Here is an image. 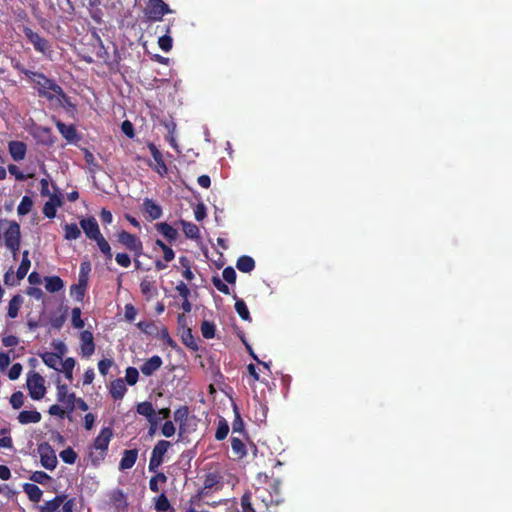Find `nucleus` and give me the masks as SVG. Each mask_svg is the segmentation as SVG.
I'll use <instances>...</instances> for the list:
<instances>
[{"label": "nucleus", "mask_w": 512, "mask_h": 512, "mask_svg": "<svg viewBox=\"0 0 512 512\" xmlns=\"http://www.w3.org/2000/svg\"><path fill=\"white\" fill-rule=\"evenodd\" d=\"M76 365V361L74 358L72 357H68L66 358L64 361L62 360V364L60 365V368L66 379L69 380V381H72L73 379V369Z\"/></svg>", "instance_id": "nucleus-41"}, {"label": "nucleus", "mask_w": 512, "mask_h": 512, "mask_svg": "<svg viewBox=\"0 0 512 512\" xmlns=\"http://www.w3.org/2000/svg\"><path fill=\"white\" fill-rule=\"evenodd\" d=\"M236 267L243 273H250L255 268V261L252 257L243 255L238 258Z\"/></svg>", "instance_id": "nucleus-33"}, {"label": "nucleus", "mask_w": 512, "mask_h": 512, "mask_svg": "<svg viewBox=\"0 0 512 512\" xmlns=\"http://www.w3.org/2000/svg\"><path fill=\"white\" fill-rule=\"evenodd\" d=\"M23 298L20 295H15L9 302L8 305V316L15 318L18 315L19 309L22 306Z\"/></svg>", "instance_id": "nucleus-42"}, {"label": "nucleus", "mask_w": 512, "mask_h": 512, "mask_svg": "<svg viewBox=\"0 0 512 512\" xmlns=\"http://www.w3.org/2000/svg\"><path fill=\"white\" fill-rule=\"evenodd\" d=\"M80 227L83 229L86 237L90 240L96 239L99 235H101V231L97 220L94 217L83 218L79 222Z\"/></svg>", "instance_id": "nucleus-13"}, {"label": "nucleus", "mask_w": 512, "mask_h": 512, "mask_svg": "<svg viewBox=\"0 0 512 512\" xmlns=\"http://www.w3.org/2000/svg\"><path fill=\"white\" fill-rule=\"evenodd\" d=\"M93 241L96 242L99 250L101 251L102 254L105 255L106 259L111 260L112 257H113V254H112V251H111L110 244L105 239V237L101 234L96 239H94Z\"/></svg>", "instance_id": "nucleus-40"}, {"label": "nucleus", "mask_w": 512, "mask_h": 512, "mask_svg": "<svg viewBox=\"0 0 512 512\" xmlns=\"http://www.w3.org/2000/svg\"><path fill=\"white\" fill-rule=\"evenodd\" d=\"M113 437V430L111 427H103L93 443L89 446V457L93 466H98L104 461L109 443Z\"/></svg>", "instance_id": "nucleus-2"}, {"label": "nucleus", "mask_w": 512, "mask_h": 512, "mask_svg": "<svg viewBox=\"0 0 512 512\" xmlns=\"http://www.w3.org/2000/svg\"><path fill=\"white\" fill-rule=\"evenodd\" d=\"M62 461L66 464H74L77 459V453L71 447H67L59 454Z\"/></svg>", "instance_id": "nucleus-50"}, {"label": "nucleus", "mask_w": 512, "mask_h": 512, "mask_svg": "<svg viewBox=\"0 0 512 512\" xmlns=\"http://www.w3.org/2000/svg\"><path fill=\"white\" fill-rule=\"evenodd\" d=\"M147 146H148V149H149L154 161L156 162V165L153 167V169L160 176L166 175L168 173V167L164 161L163 154L161 153V151L157 148V146L154 143L149 142Z\"/></svg>", "instance_id": "nucleus-12"}, {"label": "nucleus", "mask_w": 512, "mask_h": 512, "mask_svg": "<svg viewBox=\"0 0 512 512\" xmlns=\"http://www.w3.org/2000/svg\"><path fill=\"white\" fill-rule=\"evenodd\" d=\"M143 210L150 220H157L162 216V208L155 201L145 198L143 201Z\"/></svg>", "instance_id": "nucleus-17"}, {"label": "nucleus", "mask_w": 512, "mask_h": 512, "mask_svg": "<svg viewBox=\"0 0 512 512\" xmlns=\"http://www.w3.org/2000/svg\"><path fill=\"white\" fill-rule=\"evenodd\" d=\"M136 326L144 333L146 334H153L156 330H157V327L156 325L154 324V322L152 321H140L136 324Z\"/></svg>", "instance_id": "nucleus-56"}, {"label": "nucleus", "mask_w": 512, "mask_h": 512, "mask_svg": "<svg viewBox=\"0 0 512 512\" xmlns=\"http://www.w3.org/2000/svg\"><path fill=\"white\" fill-rule=\"evenodd\" d=\"M212 283L215 288L225 295L230 294V288L219 278L218 275L212 277Z\"/></svg>", "instance_id": "nucleus-57"}, {"label": "nucleus", "mask_w": 512, "mask_h": 512, "mask_svg": "<svg viewBox=\"0 0 512 512\" xmlns=\"http://www.w3.org/2000/svg\"><path fill=\"white\" fill-rule=\"evenodd\" d=\"M110 504L118 511L125 512L128 509L127 496L121 489H114L109 494Z\"/></svg>", "instance_id": "nucleus-14"}, {"label": "nucleus", "mask_w": 512, "mask_h": 512, "mask_svg": "<svg viewBox=\"0 0 512 512\" xmlns=\"http://www.w3.org/2000/svg\"><path fill=\"white\" fill-rule=\"evenodd\" d=\"M141 293L146 297L147 300H151L154 296L157 295V288L154 285V282L149 281L144 278L140 283Z\"/></svg>", "instance_id": "nucleus-35"}, {"label": "nucleus", "mask_w": 512, "mask_h": 512, "mask_svg": "<svg viewBox=\"0 0 512 512\" xmlns=\"http://www.w3.org/2000/svg\"><path fill=\"white\" fill-rule=\"evenodd\" d=\"M181 339L184 345L189 347L190 349L196 351L198 350V345L195 341V338L192 334V330L190 328H185L181 334Z\"/></svg>", "instance_id": "nucleus-44"}, {"label": "nucleus", "mask_w": 512, "mask_h": 512, "mask_svg": "<svg viewBox=\"0 0 512 512\" xmlns=\"http://www.w3.org/2000/svg\"><path fill=\"white\" fill-rule=\"evenodd\" d=\"M41 359L49 368L56 371H60V365L62 364V356L54 352H45L41 354Z\"/></svg>", "instance_id": "nucleus-24"}, {"label": "nucleus", "mask_w": 512, "mask_h": 512, "mask_svg": "<svg viewBox=\"0 0 512 512\" xmlns=\"http://www.w3.org/2000/svg\"><path fill=\"white\" fill-rule=\"evenodd\" d=\"M112 365H113L112 359H108V358L101 359L98 362V369H99L100 374L103 376H106Z\"/></svg>", "instance_id": "nucleus-62"}, {"label": "nucleus", "mask_w": 512, "mask_h": 512, "mask_svg": "<svg viewBox=\"0 0 512 512\" xmlns=\"http://www.w3.org/2000/svg\"><path fill=\"white\" fill-rule=\"evenodd\" d=\"M173 11L163 0H148L144 8V14L148 21H161L163 16Z\"/></svg>", "instance_id": "nucleus-3"}, {"label": "nucleus", "mask_w": 512, "mask_h": 512, "mask_svg": "<svg viewBox=\"0 0 512 512\" xmlns=\"http://www.w3.org/2000/svg\"><path fill=\"white\" fill-rule=\"evenodd\" d=\"M222 276L224 280L230 284H234L236 282V272L233 267L228 266L224 268L222 272Z\"/></svg>", "instance_id": "nucleus-61"}, {"label": "nucleus", "mask_w": 512, "mask_h": 512, "mask_svg": "<svg viewBox=\"0 0 512 512\" xmlns=\"http://www.w3.org/2000/svg\"><path fill=\"white\" fill-rule=\"evenodd\" d=\"M24 403V395L22 392L17 391L10 397V404L14 409H19Z\"/></svg>", "instance_id": "nucleus-58"}, {"label": "nucleus", "mask_w": 512, "mask_h": 512, "mask_svg": "<svg viewBox=\"0 0 512 512\" xmlns=\"http://www.w3.org/2000/svg\"><path fill=\"white\" fill-rule=\"evenodd\" d=\"M67 498L66 495H57L52 500L46 501L41 507V512H55Z\"/></svg>", "instance_id": "nucleus-31"}, {"label": "nucleus", "mask_w": 512, "mask_h": 512, "mask_svg": "<svg viewBox=\"0 0 512 512\" xmlns=\"http://www.w3.org/2000/svg\"><path fill=\"white\" fill-rule=\"evenodd\" d=\"M22 31L27 40L33 45L35 51L42 53L43 55H47L52 52L49 41L44 37H41L37 32H34L30 27L24 26Z\"/></svg>", "instance_id": "nucleus-8"}, {"label": "nucleus", "mask_w": 512, "mask_h": 512, "mask_svg": "<svg viewBox=\"0 0 512 512\" xmlns=\"http://www.w3.org/2000/svg\"><path fill=\"white\" fill-rule=\"evenodd\" d=\"M44 378L37 372L31 371L27 376V388L33 400H40L46 393Z\"/></svg>", "instance_id": "nucleus-5"}, {"label": "nucleus", "mask_w": 512, "mask_h": 512, "mask_svg": "<svg viewBox=\"0 0 512 512\" xmlns=\"http://www.w3.org/2000/svg\"><path fill=\"white\" fill-rule=\"evenodd\" d=\"M30 266H31V262L28 258V251H24L22 261H21V263L17 269V272H16V279L18 281L24 279V277L27 275V273L29 271Z\"/></svg>", "instance_id": "nucleus-39"}, {"label": "nucleus", "mask_w": 512, "mask_h": 512, "mask_svg": "<svg viewBox=\"0 0 512 512\" xmlns=\"http://www.w3.org/2000/svg\"><path fill=\"white\" fill-rule=\"evenodd\" d=\"M235 310L239 317L245 321H251L250 312L243 299H237L235 302Z\"/></svg>", "instance_id": "nucleus-46"}, {"label": "nucleus", "mask_w": 512, "mask_h": 512, "mask_svg": "<svg viewBox=\"0 0 512 512\" xmlns=\"http://www.w3.org/2000/svg\"><path fill=\"white\" fill-rule=\"evenodd\" d=\"M23 490L27 494L28 498L32 502H39L43 495L42 490L34 483H25L23 485Z\"/></svg>", "instance_id": "nucleus-29"}, {"label": "nucleus", "mask_w": 512, "mask_h": 512, "mask_svg": "<svg viewBox=\"0 0 512 512\" xmlns=\"http://www.w3.org/2000/svg\"><path fill=\"white\" fill-rule=\"evenodd\" d=\"M81 353L84 357H90L95 351V343L93 333L84 330L80 333Z\"/></svg>", "instance_id": "nucleus-15"}, {"label": "nucleus", "mask_w": 512, "mask_h": 512, "mask_svg": "<svg viewBox=\"0 0 512 512\" xmlns=\"http://www.w3.org/2000/svg\"><path fill=\"white\" fill-rule=\"evenodd\" d=\"M240 506L242 512H257L256 509H260L258 502H252V493L250 491L245 492L240 499Z\"/></svg>", "instance_id": "nucleus-28"}, {"label": "nucleus", "mask_w": 512, "mask_h": 512, "mask_svg": "<svg viewBox=\"0 0 512 512\" xmlns=\"http://www.w3.org/2000/svg\"><path fill=\"white\" fill-rule=\"evenodd\" d=\"M75 398V393H69L66 384L57 385V400L65 405L68 412H72L75 409Z\"/></svg>", "instance_id": "nucleus-11"}, {"label": "nucleus", "mask_w": 512, "mask_h": 512, "mask_svg": "<svg viewBox=\"0 0 512 512\" xmlns=\"http://www.w3.org/2000/svg\"><path fill=\"white\" fill-rule=\"evenodd\" d=\"M37 452L40 456V463L42 467L47 470H54L58 464L55 450L50 446L49 443H40L37 447Z\"/></svg>", "instance_id": "nucleus-7"}, {"label": "nucleus", "mask_w": 512, "mask_h": 512, "mask_svg": "<svg viewBox=\"0 0 512 512\" xmlns=\"http://www.w3.org/2000/svg\"><path fill=\"white\" fill-rule=\"evenodd\" d=\"M109 392L114 400H121L127 392L125 381L122 378L113 380L109 385Z\"/></svg>", "instance_id": "nucleus-19"}, {"label": "nucleus", "mask_w": 512, "mask_h": 512, "mask_svg": "<svg viewBox=\"0 0 512 512\" xmlns=\"http://www.w3.org/2000/svg\"><path fill=\"white\" fill-rule=\"evenodd\" d=\"M115 261L118 265L124 268H128L131 265L130 256L126 253H117L115 256Z\"/></svg>", "instance_id": "nucleus-63"}, {"label": "nucleus", "mask_w": 512, "mask_h": 512, "mask_svg": "<svg viewBox=\"0 0 512 512\" xmlns=\"http://www.w3.org/2000/svg\"><path fill=\"white\" fill-rule=\"evenodd\" d=\"M57 208L52 203L46 202L43 207V214L49 218L53 219L56 216Z\"/></svg>", "instance_id": "nucleus-64"}, {"label": "nucleus", "mask_w": 512, "mask_h": 512, "mask_svg": "<svg viewBox=\"0 0 512 512\" xmlns=\"http://www.w3.org/2000/svg\"><path fill=\"white\" fill-rule=\"evenodd\" d=\"M32 206V199L29 196H24L18 205L17 212L19 215H26L31 211Z\"/></svg>", "instance_id": "nucleus-51"}, {"label": "nucleus", "mask_w": 512, "mask_h": 512, "mask_svg": "<svg viewBox=\"0 0 512 512\" xmlns=\"http://www.w3.org/2000/svg\"><path fill=\"white\" fill-rule=\"evenodd\" d=\"M71 322L74 328L82 329L84 327L85 323L81 318V309L79 307L72 309Z\"/></svg>", "instance_id": "nucleus-53"}, {"label": "nucleus", "mask_w": 512, "mask_h": 512, "mask_svg": "<svg viewBox=\"0 0 512 512\" xmlns=\"http://www.w3.org/2000/svg\"><path fill=\"white\" fill-rule=\"evenodd\" d=\"M189 417V408L186 405L180 406L174 411V420L179 424V436L186 432V424Z\"/></svg>", "instance_id": "nucleus-18"}, {"label": "nucleus", "mask_w": 512, "mask_h": 512, "mask_svg": "<svg viewBox=\"0 0 512 512\" xmlns=\"http://www.w3.org/2000/svg\"><path fill=\"white\" fill-rule=\"evenodd\" d=\"M234 413H235V417H234V420L232 423V432L233 433H243L245 430V425H244V421L241 418V415H240L236 405L234 406Z\"/></svg>", "instance_id": "nucleus-49"}, {"label": "nucleus", "mask_w": 512, "mask_h": 512, "mask_svg": "<svg viewBox=\"0 0 512 512\" xmlns=\"http://www.w3.org/2000/svg\"><path fill=\"white\" fill-rule=\"evenodd\" d=\"M255 499L259 503L260 508H268L270 505H279L283 502V499L277 498L276 495L271 496V492L268 488L258 487L255 490Z\"/></svg>", "instance_id": "nucleus-10"}, {"label": "nucleus", "mask_w": 512, "mask_h": 512, "mask_svg": "<svg viewBox=\"0 0 512 512\" xmlns=\"http://www.w3.org/2000/svg\"><path fill=\"white\" fill-rule=\"evenodd\" d=\"M64 231L66 240H76L81 236V230L75 223L65 224Z\"/></svg>", "instance_id": "nucleus-47"}, {"label": "nucleus", "mask_w": 512, "mask_h": 512, "mask_svg": "<svg viewBox=\"0 0 512 512\" xmlns=\"http://www.w3.org/2000/svg\"><path fill=\"white\" fill-rule=\"evenodd\" d=\"M8 171L11 175H13L15 177L16 180L18 181H24L26 180L27 178L29 177H32V174H29V175H25L20 169L18 166L14 165V164H10L8 166Z\"/></svg>", "instance_id": "nucleus-55"}, {"label": "nucleus", "mask_w": 512, "mask_h": 512, "mask_svg": "<svg viewBox=\"0 0 512 512\" xmlns=\"http://www.w3.org/2000/svg\"><path fill=\"white\" fill-rule=\"evenodd\" d=\"M5 245L11 250L13 257H16L20 246V226L13 222L9 225L4 233Z\"/></svg>", "instance_id": "nucleus-9"}, {"label": "nucleus", "mask_w": 512, "mask_h": 512, "mask_svg": "<svg viewBox=\"0 0 512 512\" xmlns=\"http://www.w3.org/2000/svg\"><path fill=\"white\" fill-rule=\"evenodd\" d=\"M156 30H160L161 32H165L164 35L159 37L158 45L164 52H169L172 49L173 39L169 35L170 33V25L165 26H157Z\"/></svg>", "instance_id": "nucleus-23"}, {"label": "nucleus", "mask_w": 512, "mask_h": 512, "mask_svg": "<svg viewBox=\"0 0 512 512\" xmlns=\"http://www.w3.org/2000/svg\"><path fill=\"white\" fill-rule=\"evenodd\" d=\"M163 361L162 358L158 355H154L148 360H146L141 366L140 371L145 376L153 375L157 370L162 366Z\"/></svg>", "instance_id": "nucleus-16"}, {"label": "nucleus", "mask_w": 512, "mask_h": 512, "mask_svg": "<svg viewBox=\"0 0 512 512\" xmlns=\"http://www.w3.org/2000/svg\"><path fill=\"white\" fill-rule=\"evenodd\" d=\"M27 146L22 141H11L9 143V153L14 161H21L25 158Z\"/></svg>", "instance_id": "nucleus-22"}, {"label": "nucleus", "mask_w": 512, "mask_h": 512, "mask_svg": "<svg viewBox=\"0 0 512 512\" xmlns=\"http://www.w3.org/2000/svg\"><path fill=\"white\" fill-rule=\"evenodd\" d=\"M56 127L59 133L65 138L68 142H75L78 140L77 130L74 125H66L60 120L56 121Z\"/></svg>", "instance_id": "nucleus-20"}, {"label": "nucleus", "mask_w": 512, "mask_h": 512, "mask_svg": "<svg viewBox=\"0 0 512 512\" xmlns=\"http://www.w3.org/2000/svg\"><path fill=\"white\" fill-rule=\"evenodd\" d=\"M87 284L85 280H78L77 284H74L70 287V295L78 302H82L86 293Z\"/></svg>", "instance_id": "nucleus-30"}, {"label": "nucleus", "mask_w": 512, "mask_h": 512, "mask_svg": "<svg viewBox=\"0 0 512 512\" xmlns=\"http://www.w3.org/2000/svg\"><path fill=\"white\" fill-rule=\"evenodd\" d=\"M170 447L171 443L167 440H159L156 443L152 449L149 460L148 470L150 472H157L158 468L164 462V456Z\"/></svg>", "instance_id": "nucleus-6"}, {"label": "nucleus", "mask_w": 512, "mask_h": 512, "mask_svg": "<svg viewBox=\"0 0 512 512\" xmlns=\"http://www.w3.org/2000/svg\"><path fill=\"white\" fill-rule=\"evenodd\" d=\"M30 480L34 483L45 485L50 482L52 478L44 471H34L30 476Z\"/></svg>", "instance_id": "nucleus-52"}, {"label": "nucleus", "mask_w": 512, "mask_h": 512, "mask_svg": "<svg viewBox=\"0 0 512 512\" xmlns=\"http://www.w3.org/2000/svg\"><path fill=\"white\" fill-rule=\"evenodd\" d=\"M175 432L176 428L173 422L170 420L165 421L161 428L162 435L165 436L166 438H170L175 434Z\"/></svg>", "instance_id": "nucleus-59"}, {"label": "nucleus", "mask_w": 512, "mask_h": 512, "mask_svg": "<svg viewBox=\"0 0 512 512\" xmlns=\"http://www.w3.org/2000/svg\"><path fill=\"white\" fill-rule=\"evenodd\" d=\"M200 330H201L202 336L205 339H212L215 337L216 327L213 322L204 320L201 323Z\"/></svg>", "instance_id": "nucleus-48"}, {"label": "nucleus", "mask_w": 512, "mask_h": 512, "mask_svg": "<svg viewBox=\"0 0 512 512\" xmlns=\"http://www.w3.org/2000/svg\"><path fill=\"white\" fill-rule=\"evenodd\" d=\"M17 419L23 425L38 423L41 420V414L37 410H24L18 414Z\"/></svg>", "instance_id": "nucleus-25"}, {"label": "nucleus", "mask_w": 512, "mask_h": 512, "mask_svg": "<svg viewBox=\"0 0 512 512\" xmlns=\"http://www.w3.org/2000/svg\"><path fill=\"white\" fill-rule=\"evenodd\" d=\"M23 74L33 84L34 89H36L40 97L52 100L54 96H58L68 102V97L62 87L54 80L46 77L43 73L23 70Z\"/></svg>", "instance_id": "nucleus-1"}, {"label": "nucleus", "mask_w": 512, "mask_h": 512, "mask_svg": "<svg viewBox=\"0 0 512 512\" xmlns=\"http://www.w3.org/2000/svg\"><path fill=\"white\" fill-rule=\"evenodd\" d=\"M185 236L189 239H198L200 236L199 228L196 224L185 220L180 221Z\"/></svg>", "instance_id": "nucleus-37"}, {"label": "nucleus", "mask_w": 512, "mask_h": 512, "mask_svg": "<svg viewBox=\"0 0 512 512\" xmlns=\"http://www.w3.org/2000/svg\"><path fill=\"white\" fill-rule=\"evenodd\" d=\"M159 337L171 348L177 347L176 342L170 337L169 331L166 327H162L159 332Z\"/></svg>", "instance_id": "nucleus-60"}, {"label": "nucleus", "mask_w": 512, "mask_h": 512, "mask_svg": "<svg viewBox=\"0 0 512 512\" xmlns=\"http://www.w3.org/2000/svg\"><path fill=\"white\" fill-rule=\"evenodd\" d=\"M154 508L157 512H174V508L164 492L154 498Z\"/></svg>", "instance_id": "nucleus-32"}, {"label": "nucleus", "mask_w": 512, "mask_h": 512, "mask_svg": "<svg viewBox=\"0 0 512 512\" xmlns=\"http://www.w3.org/2000/svg\"><path fill=\"white\" fill-rule=\"evenodd\" d=\"M268 413V407L266 403L262 402L259 399L254 400V420L257 423H265Z\"/></svg>", "instance_id": "nucleus-26"}, {"label": "nucleus", "mask_w": 512, "mask_h": 512, "mask_svg": "<svg viewBox=\"0 0 512 512\" xmlns=\"http://www.w3.org/2000/svg\"><path fill=\"white\" fill-rule=\"evenodd\" d=\"M157 231L162 234L168 241L173 242L178 238V231L170 224L161 222L156 224Z\"/></svg>", "instance_id": "nucleus-27"}, {"label": "nucleus", "mask_w": 512, "mask_h": 512, "mask_svg": "<svg viewBox=\"0 0 512 512\" xmlns=\"http://www.w3.org/2000/svg\"><path fill=\"white\" fill-rule=\"evenodd\" d=\"M137 457H138L137 449L124 450L123 456L119 463V469L121 471H124V470L132 468L137 461Z\"/></svg>", "instance_id": "nucleus-21"}, {"label": "nucleus", "mask_w": 512, "mask_h": 512, "mask_svg": "<svg viewBox=\"0 0 512 512\" xmlns=\"http://www.w3.org/2000/svg\"><path fill=\"white\" fill-rule=\"evenodd\" d=\"M156 474L152 476L149 480V488L152 492H159V483L164 484L167 482L168 478L163 472H155Z\"/></svg>", "instance_id": "nucleus-43"}, {"label": "nucleus", "mask_w": 512, "mask_h": 512, "mask_svg": "<svg viewBox=\"0 0 512 512\" xmlns=\"http://www.w3.org/2000/svg\"><path fill=\"white\" fill-rule=\"evenodd\" d=\"M231 448L233 454L238 458L242 459L247 455V450L244 442L238 437L231 438Z\"/></svg>", "instance_id": "nucleus-36"}, {"label": "nucleus", "mask_w": 512, "mask_h": 512, "mask_svg": "<svg viewBox=\"0 0 512 512\" xmlns=\"http://www.w3.org/2000/svg\"><path fill=\"white\" fill-rule=\"evenodd\" d=\"M136 411L138 414L146 417L147 420H150V418L156 416L154 407L151 402L149 401H143L137 404Z\"/></svg>", "instance_id": "nucleus-38"}, {"label": "nucleus", "mask_w": 512, "mask_h": 512, "mask_svg": "<svg viewBox=\"0 0 512 512\" xmlns=\"http://www.w3.org/2000/svg\"><path fill=\"white\" fill-rule=\"evenodd\" d=\"M117 241L132 252L135 257L139 258L143 254V243L135 234L121 230L117 233Z\"/></svg>", "instance_id": "nucleus-4"}, {"label": "nucleus", "mask_w": 512, "mask_h": 512, "mask_svg": "<svg viewBox=\"0 0 512 512\" xmlns=\"http://www.w3.org/2000/svg\"><path fill=\"white\" fill-rule=\"evenodd\" d=\"M229 433V424L224 418H220L218 421V426L215 432V438L218 441L224 440Z\"/></svg>", "instance_id": "nucleus-45"}, {"label": "nucleus", "mask_w": 512, "mask_h": 512, "mask_svg": "<svg viewBox=\"0 0 512 512\" xmlns=\"http://www.w3.org/2000/svg\"><path fill=\"white\" fill-rule=\"evenodd\" d=\"M139 372L135 367H128L126 369L125 381L128 385L133 386L137 383Z\"/></svg>", "instance_id": "nucleus-54"}, {"label": "nucleus", "mask_w": 512, "mask_h": 512, "mask_svg": "<svg viewBox=\"0 0 512 512\" xmlns=\"http://www.w3.org/2000/svg\"><path fill=\"white\" fill-rule=\"evenodd\" d=\"M64 282L59 276L45 277V288L51 293H56L63 289Z\"/></svg>", "instance_id": "nucleus-34"}]
</instances>
